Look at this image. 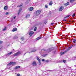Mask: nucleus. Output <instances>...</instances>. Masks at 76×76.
Instances as JSON below:
<instances>
[{"instance_id":"36","label":"nucleus","mask_w":76,"mask_h":76,"mask_svg":"<svg viewBox=\"0 0 76 76\" xmlns=\"http://www.w3.org/2000/svg\"><path fill=\"white\" fill-rule=\"evenodd\" d=\"M45 62H48V60H47L45 61Z\"/></svg>"},{"instance_id":"17","label":"nucleus","mask_w":76,"mask_h":76,"mask_svg":"<svg viewBox=\"0 0 76 76\" xmlns=\"http://www.w3.org/2000/svg\"><path fill=\"white\" fill-rule=\"evenodd\" d=\"M64 9V7H63V6H61L59 8V10H63Z\"/></svg>"},{"instance_id":"18","label":"nucleus","mask_w":76,"mask_h":76,"mask_svg":"<svg viewBox=\"0 0 76 76\" xmlns=\"http://www.w3.org/2000/svg\"><path fill=\"white\" fill-rule=\"evenodd\" d=\"M34 9V7H31L28 9V10H33Z\"/></svg>"},{"instance_id":"31","label":"nucleus","mask_w":76,"mask_h":76,"mask_svg":"<svg viewBox=\"0 0 76 76\" xmlns=\"http://www.w3.org/2000/svg\"><path fill=\"white\" fill-rule=\"evenodd\" d=\"M67 69H69V70H70V69H71V67H69L67 66Z\"/></svg>"},{"instance_id":"13","label":"nucleus","mask_w":76,"mask_h":76,"mask_svg":"<svg viewBox=\"0 0 76 76\" xmlns=\"http://www.w3.org/2000/svg\"><path fill=\"white\" fill-rule=\"evenodd\" d=\"M33 66H36L37 65V64H36V62H34L32 64Z\"/></svg>"},{"instance_id":"20","label":"nucleus","mask_w":76,"mask_h":76,"mask_svg":"<svg viewBox=\"0 0 76 76\" xmlns=\"http://www.w3.org/2000/svg\"><path fill=\"white\" fill-rule=\"evenodd\" d=\"M18 37L17 36H14L13 38V39H18Z\"/></svg>"},{"instance_id":"4","label":"nucleus","mask_w":76,"mask_h":76,"mask_svg":"<svg viewBox=\"0 0 76 76\" xmlns=\"http://www.w3.org/2000/svg\"><path fill=\"white\" fill-rule=\"evenodd\" d=\"M22 53V52L20 51H19L18 52H17V53L14 54V56H18L19 54H21Z\"/></svg>"},{"instance_id":"47","label":"nucleus","mask_w":76,"mask_h":76,"mask_svg":"<svg viewBox=\"0 0 76 76\" xmlns=\"http://www.w3.org/2000/svg\"><path fill=\"white\" fill-rule=\"evenodd\" d=\"M47 23V22H45V24H46Z\"/></svg>"},{"instance_id":"14","label":"nucleus","mask_w":76,"mask_h":76,"mask_svg":"<svg viewBox=\"0 0 76 76\" xmlns=\"http://www.w3.org/2000/svg\"><path fill=\"white\" fill-rule=\"evenodd\" d=\"M7 29V27H4V29L2 30V31H6Z\"/></svg>"},{"instance_id":"12","label":"nucleus","mask_w":76,"mask_h":76,"mask_svg":"<svg viewBox=\"0 0 76 76\" xmlns=\"http://www.w3.org/2000/svg\"><path fill=\"white\" fill-rule=\"evenodd\" d=\"M12 52H11L10 53H8L7 54V56H9L12 53Z\"/></svg>"},{"instance_id":"29","label":"nucleus","mask_w":76,"mask_h":76,"mask_svg":"<svg viewBox=\"0 0 76 76\" xmlns=\"http://www.w3.org/2000/svg\"><path fill=\"white\" fill-rule=\"evenodd\" d=\"M69 16H70V15H67L66 16V17L64 18V19H66V18H69Z\"/></svg>"},{"instance_id":"3","label":"nucleus","mask_w":76,"mask_h":76,"mask_svg":"<svg viewBox=\"0 0 76 76\" xmlns=\"http://www.w3.org/2000/svg\"><path fill=\"white\" fill-rule=\"evenodd\" d=\"M41 13V10H37L36 12L34 13V15L35 16H38Z\"/></svg>"},{"instance_id":"33","label":"nucleus","mask_w":76,"mask_h":76,"mask_svg":"<svg viewBox=\"0 0 76 76\" xmlns=\"http://www.w3.org/2000/svg\"><path fill=\"white\" fill-rule=\"evenodd\" d=\"M63 62H64V63H66V60H63Z\"/></svg>"},{"instance_id":"16","label":"nucleus","mask_w":76,"mask_h":76,"mask_svg":"<svg viewBox=\"0 0 76 76\" xmlns=\"http://www.w3.org/2000/svg\"><path fill=\"white\" fill-rule=\"evenodd\" d=\"M19 68H20V66H15V69H19Z\"/></svg>"},{"instance_id":"53","label":"nucleus","mask_w":76,"mask_h":76,"mask_svg":"<svg viewBox=\"0 0 76 76\" xmlns=\"http://www.w3.org/2000/svg\"><path fill=\"white\" fill-rule=\"evenodd\" d=\"M44 72H45V71H44Z\"/></svg>"},{"instance_id":"2","label":"nucleus","mask_w":76,"mask_h":76,"mask_svg":"<svg viewBox=\"0 0 76 76\" xmlns=\"http://www.w3.org/2000/svg\"><path fill=\"white\" fill-rule=\"evenodd\" d=\"M53 51V53H54V54H56V50H54L53 48H50L47 50V51L48 53L50 52V51Z\"/></svg>"},{"instance_id":"38","label":"nucleus","mask_w":76,"mask_h":76,"mask_svg":"<svg viewBox=\"0 0 76 76\" xmlns=\"http://www.w3.org/2000/svg\"><path fill=\"white\" fill-rule=\"evenodd\" d=\"M45 7L46 8H47L48 7V6H47V5H46L45 6Z\"/></svg>"},{"instance_id":"45","label":"nucleus","mask_w":76,"mask_h":76,"mask_svg":"<svg viewBox=\"0 0 76 76\" xmlns=\"http://www.w3.org/2000/svg\"><path fill=\"white\" fill-rule=\"evenodd\" d=\"M64 21H67V20H64Z\"/></svg>"},{"instance_id":"39","label":"nucleus","mask_w":76,"mask_h":76,"mask_svg":"<svg viewBox=\"0 0 76 76\" xmlns=\"http://www.w3.org/2000/svg\"><path fill=\"white\" fill-rule=\"evenodd\" d=\"M0 72L1 73H3V70H2L0 71Z\"/></svg>"},{"instance_id":"50","label":"nucleus","mask_w":76,"mask_h":76,"mask_svg":"<svg viewBox=\"0 0 76 76\" xmlns=\"http://www.w3.org/2000/svg\"><path fill=\"white\" fill-rule=\"evenodd\" d=\"M74 30H75V31H76V29H74Z\"/></svg>"},{"instance_id":"1","label":"nucleus","mask_w":76,"mask_h":76,"mask_svg":"<svg viewBox=\"0 0 76 76\" xmlns=\"http://www.w3.org/2000/svg\"><path fill=\"white\" fill-rule=\"evenodd\" d=\"M73 47V45L71 46V47L68 48L65 51H64V52H61V55H63V54H64L65 53H66V52H67V51H68L70 50L71 48H72V47Z\"/></svg>"},{"instance_id":"43","label":"nucleus","mask_w":76,"mask_h":76,"mask_svg":"<svg viewBox=\"0 0 76 76\" xmlns=\"http://www.w3.org/2000/svg\"><path fill=\"white\" fill-rule=\"evenodd\" d=\"M1 49H2V48L1 47H0V50H1Z\"/></svg>"},{"instance_id":"8","label":"nucleus","mask_w":76,"mask_h":76,"mask_svg":"<svg viewBox=\"0 0 76 76\" xmlns=\"http://www.w3.org/2000/svg\"><path fill=\"white\" fill-rule=\"evenodd\" d=\"M4 10H7L8 9V7L6 5L4 7Z\"/></svg>"},{"instance_id":"30","label":"nucleus","mask_w":76,"mask_h":76,"mask_svg":"<svg viewBox=\"0 0 76 76\" xmlns=\"http://www.w3.org/2000/svg\"><path fill=\"white\" fill-rule=\"evenodd\" d=\"M76 16V15H75V14L74 13L72 15V17H74V16Z\"/></svg>"},{"instance_id":"35","label":"nucleus","mask_w":76,"mask_h":76,"mask_svg":"<svg viewBox=\"0 0 76 76\" xmlns=\"http://www.w3.org/2000/svg\"><path fill=\"white\" fill-rule=\"evenodd\" d=\"M42 50H43V51H45V49H42L41 50V51H42Z\"/></svg>"},{"instance_id":"6","label":"nucleus","mask_w":76,"mask_h":76,"mask_svg":"<svg viewBox=\"0 0 76 76\" xmlns=\"http://www.w3.org/2000/svg\"><path fill=\"white\" fill-rule=\"evenodd\" d=\"M37 60L39 61V65L41 64V60H40V59H39V57L37 56Z\"/></svg>"},{"instance_id":"25","label":"nucleus","mask_w":76,"mask_h":76,"mask_svg":"<svg viewBox=\"0 0 76 76\" xmlns=\"http://www.w3.org/2000/svg\"><path fill=\"white\" fill-rule=\"evenodd\" d=\"M21 39L22 40V41H23L24 40V37H21Z\"/></svg>"},{"instance_id":"26","label":"nucleus","mask_w":76,"mask_h":76,"mask_svg":"<svg viewBox=\"0 0 76 76\" xmlns=\"http://www.w3.org/2000/svg\"><path fill=\"white\" fill-rule=\"evenodd\" d=\"M47 54H45V55H43L42 56L43 57H46V56H47Z\"/></svg>"},{"instance_id":"40","label":"nucleus","mask_w":76,"mask_h":76,"mask_svg":"<svg viewBox=\"0 0 76 76\" xmlns=\"http://www.w3.org/2000/svg\"><path fill=\"white\" fill-rule=\"evenodd\" d=\"M3 43V42L0 41V44H2Z\"/></svg>"},{"instance_id":"10","label":"nucleus","mask_w":76,"mask_h":76,"mask_svg":"<svg viewBox=\"0 0 76 76\" xmlns=\"http://www.w3.org/2000/svg\"><path fill=\"white\" fill-rule=\"evenodd\" d=\"M30 16V15L29 14H28L25 17V18L26 19H27V18H29V17Z\"/></svg>"},{"instance_id":"23","label":"nucleus","mask_w":76,"mask_h":76,"mask_svg":"<svg viewBox=\"0 0 76 76\" xmlns=\"http://www.w3.org/2000/svg\"><path fill=\"white\" fill-rule=\"evenodd\" d=\"M76 42V40L75 39H73V42H74V43H75Z\"/></svg>"},{"instance_id":"41","label":"nucleus","mask_w":76,"mask_h":76,"mask_svg":"<svg viewBox=\"0 0 76 76\" xmlns=\"http://www.w3.org/2000/svg\"><path fill=\"white\" fill-rule=\"evenodd\" d=\"M42 61H45L44 60V59H42Z\"/></svg>"},{"instance_id":"21","label":"nucleus","mask_w":76,"mask_h":76,"mask_svg":"<svg viewBox=\"0 0 76 76\" xmlns=\"http://www.w3.org/2000/svg\"><path fill=\"white\" fill-rule=\"evenodd\" d=\"M41 38H42L41 37H39L37 38V40H39V39H41Z\"/></svg>"},{"instance_id":"42","label":"nucleus","mask_w":76,"mask_h":76,"mask_svg":"<svg viewBox=\"0 0 76 76\" xmlns=\"http://www.w3.org/2000/svg\"><path fill=\"white\" fill-rule=\"evenodd\" d=\"M53 24H54V23H52L51 24L52 26H53Z\"/></svg>"},{"instance_id":"52","label":"nucleus","mask_w":76,"mask_h":76,"mask_svg":"<svg viewBox=\"0 0 76 76\" xmlns=\"http://www.w3.org/2000/svg\"><path fill=\"white\" fill-rule=\"evenodd\" d=\"M74 60H76V59H73Z\"/></svg>"},{"instance_id":"24","label":"nucleus","mask_w":76,"mask_h":76,"mask_svg":"<svg viewBox=\"0 0 76 76\" xmlns=\"http://www.w3.org/2000/svg\"><path fill=\"white\" fill-rule=\"evenodd\" d=\"M35 51H36V50L34 49L33 50L31 51V53H33V52H35Z\"/></svg>"},{"instance_id":"34","label":"nucleus","mask_w":76,"mask_h":76,"mask_svg":"<svg viewBox=\"0 0 76 76\" xmlns=\"http://www.w3.org/2000/svg\"><path fill=\"white\" fill-rule=\"evenodd\" d=\"M8 14H9V13H8V12H6L5 13V15H8Z\"/></svg>"},{"instance_id":"37","label":"nucleus","mask_w":76,"mask_h":76,"mask_svg":"<svg viewBox=\"0 0 76 76\" xmlns=\"http://www.w3.org/2000/svg\"><path fill=\"white\" fill-rule=\"evenodd\" d=\"M63 69H64V70H66V71L67 70V69H66L64 68H63Z\"/></svg>"},{"instance_id":"48","label":"nucleus","mask_w":76,"mask_h":76,"mask_svg":"<svg viewBox=\"0 0 76 76\" xmlns=\"http://www.w3.org/2000/svg\"><path fill=\"white\" fill-rule=\"evenodd\" d=\"M74 66H75V67H76V65H74Z\"/></svg>"},{"instance_id":"5","label":"nucleus","mask_w":76,"mask_h":76,"mask_svg":"<svg viewBox=\"0 0 76 76\" xmlns=\"http://www.w3.org/2000/svg\"><path fill=\"white\" fill-rule=\"evenodd\" d=\"M15 64V62H11L10 63L7 64V66H10L11 65H14Z\"/></svg>"},{"instance_id":"15","label":"nucleus","mask_w":76,"mask_h":76,"mask_svg":"<svg viewBox=\"0 0 76 76\" xmlns=\"http://www.w3.org/2000/svg\"><path fill=\"white\" fill-rule=\"evenodd\" d=\"M53 4V1H51L50 2V3H49V5L50 6H51L52 5V4Z\"/></svg>"},{"instance_id":"44","label":"nucleus","mask_w":76,"mask_h":76,"mask_svg":"<svg viewBox=\"0 0 76 76\" xmlns=\"http://www.w3.org/2000/svg\"><path fill=\"white\" fill-rule=\"evenodd\" d=\"M16 18V16L15 17H14L13 18L14 19H15Z\"/></svg>"},{"instance_id":"22","label":"nucleus","mask_w":76,"mask_h":76,"mask_svg":"<svg viewBox=\"0 0 76 76\" xmlns=\"http://www.w3.org/2000/svg\"><path fill=\"white\" fill-rule=\"evenodd\" d=\"M37 27H35L34 29V31H37Z\"/></svg>"},{"instance_id":"28","label":"nucleus","mask_w":76,"mask_h":76,"mask_svg":"<svg viewBox=\"0 0 76 76\" xmlns=\"http://www.w3.org/2000/svg\"><path fill=\"white\" fill-rule=\"evenodd\" d=\"M21 6H22V4H21L20 5L18 6V7H21Z\"/></svg>"},{"instance_id":"32","label":"nucleus","mask_w":76,"mask_h":76,"mask_svg":"<svg viewBox=\"0 0 76 76\" xmlns=\"http://www.w3.org/2000/svg\"><path fill=\"white\" fill-rule=\"evenodd\" d=\"M17 76H20V74H18L17 75Z\"/></svg>"},{"instance_id":"46","label":"nucleus","mask_w":76,"mask_h":76,"mask_svg":"<svg viewBox=\"0 0 76 76\" xmlns=\"http://www.w3.org/2000/svg\"><path fill=\"white\" fill-rule=\"evenodd\" d=\"M62 11V10H59V12H61V11Z\"/></svg>"},{"instance_id":"19","label":"nucleus","mask_w":76,"mask_h":76,"mask_svg":"<svg viewBox=\"0 0 76 76\" xmlns=\"http://www.w3.org/2000/svg\"><path fill=\"white\" fill-rule=\"evenodd\" d=\"M74 1H75V0H70V3H73Z\"/></svg>"},{"instance_id":"9","label":"nucleus","mask_w":76,"mask_h":76,"mask_svg":"<svg viewBox=\"0 0 76 76\" xmlns=\"http://www.w3.org/2000/svg\"><path fill=\"white\" fill-rule=\"evenodd\" d=\"M69 4V2H68L64 4V5L65 6H68Z\"/></svg>"},{"instance_id":"27","label":"nucleus","mask_w":76,"mask_h":76,"mask_svg":"<svg viewBox=\"0 0 76 76\" xmlns=\"http://www.w3.org/2000/svg\"><path fill=\"white\" fill-rule=\"evenodd\" d=\"M21 10H19V12H18V15H19V13H20V12H21Z\"/></svg>"},{"instance_id":"7","label":"nucleus","mask_w":76,"mask_h":76,"mask_svg":"<svg viewBox=\"0 0 76 76\" xmlns=\"http://www.w3.org/2000/svg\"><path fill=\"white\" fill-rule=\"evenodd\" d=\"M34 34V31H30L29 32V35H30V36H32V35Z\"/></svg>"},{"instance_id":"11","label":"nucleus","mask_w":76,"mask_h":76,"mask_svg":"<svg viewBox=\"0 0 76 76\" xmlns=\"http://www.w3.org/2000/svg\"><path fill=\"white\" fill-rule=\"evenodd\" d=\"M17 31V28H14L12 30L13 32H15V31Z\"/></svg>"},{"instance_id":"49","label":"nucleus","mask_w":76,"mask_h":76,"mask_svg":"<svg viewBox=\"0 0 76 76\" xmlns=\"http://www.w3.org/2000/svg\"><path fill=\"white\" fill-rule=\"evenodd\" d=\"M30 10V11H32V10Z\"/></svg>"},{"instance_id":"51","label":"nucleus","mask_w":76,"mask_h":76,"mask_svg":"<svg viewBox=\"0 0 76 76\" xmlns=\"http://www.w3.org/2000/svg\"><path fill=\"white\" fill-rule=\"evenodd\" d=\"M19 10H21V9H20Z\"/></svg>"}]
</instances>
